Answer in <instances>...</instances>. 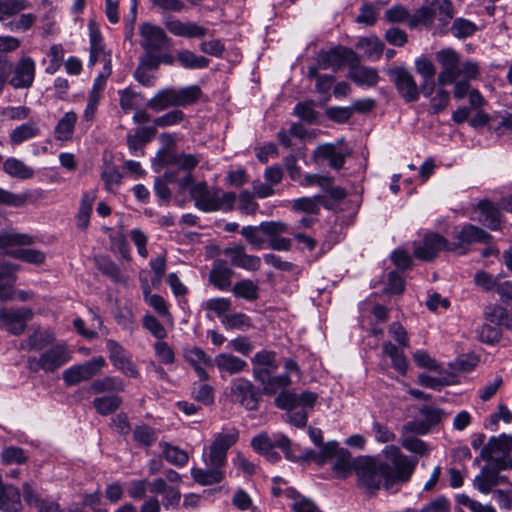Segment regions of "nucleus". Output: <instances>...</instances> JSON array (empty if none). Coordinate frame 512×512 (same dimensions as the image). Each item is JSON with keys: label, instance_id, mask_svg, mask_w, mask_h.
Returning <instances> with one entry per match:
<instances>
[{"label": "nucleus", "instance_id": "f257e3e1", "mask_svg": "<svg viewBox=\"0 0 512 512\" xmlns=\"http://www.w3.org/2000/svg\"><path fill=\"white\" fill-rule=\"evenodd\" d=\"M190 196L195 202V207L206 213L232 211L237 198L234 192H222L218 188L209 189L205 182L193 185L190 188Z\"/></svg>", "mask_w": 512, "mask_h": 512}, {"label": "nucleus", "instance_id": "f03ea898", "mask_svg": "<svg viewBox=\"0 0 512 512\" xmlns=\"http://www.w3.org/2000/svg\"><path fill=\"white\" fill-rule=\"evenodd\" d=\"M202 97V91L198 85H190L159 90L146 104L147 108L154 112H161L170 107H186L196 103Z\"/></svg>", "mask_w": 512, "mask_h": 512}, {"label": "nucleus", "instance_id": "7ed1b4c3", "mask_svg": "<svg viewBox=\"0 0 512 512\" xmlns=\"http://www.w3.org/2000/svg\"><path fill=\"white\" fill-rule=\"evenodd\" d=\"M71 358L72 352L66 343H55L43 350L39 356L28 357L27 368L34 373L43 371L50 374L67 364Z\"/></svg>", "mask_w": 512, "mask_h": 512}, {"label": "nucleus", "instance_id": "20e7f679", "mask_svg": "<svg viewBox=\"0 0 512 512\" xmlns=\"http://www.w3.org/2000/svg\"><path fill=\"white\" fill-rule=\"evenodd\" d=\"M358 483L368 492L374 493L379 490L381 485L387 489V473L389 465L378 462L372 458H359L353 463Z\"/></svg>", "mask_w": 512, "mask_h": 512}, {"label": "nucleus", "instance_id": "39448f33", "mask_svg": "<svg viewBox=\"0 0 512 512\" xmlns=\"http://www.w3.org/2000/svg\"><path fill=\"white\" fill-rule=\"evenodd\" d=\"M33 237L28 234L3 233L0 234V250L3 254L31 264H42L45 254L35 249L15 248L16 246L31 245Z\"/></svg>", "mask_w": 512, "mask_h": 512}, {"label": "nucleus", "instance_id": "423d86ee", "mask_svg": "<svg viewBox=\"0 0 512 512\" xmlns=\"http://www.w3.org/2000/svg\"><path fill=\"white\" fill-rule=\"evenodd\" d=\"M383 453L394 466L391 467L389 465V473H387V490H390L394 484L404 483L410 479L415 470L417 460L409 459L395 445L386 446Z\"/></svg>", "mask_w": 512, "mask_h": 512}, {"label": "nucleus", "instance_id": "0eeeda50", "mask_svg": "<svg viewBox=\"0 0 512 512\" xmlns=\"http://www.w3.org/2000/svg\"><path fill=\"white\" fill-rule=\"evenodd\" d=\"M231 401L249 411L259 408L261 392L249 379L238 377L230 383Z\"/></svg>", "mask_w": 512, "mask_h": 512}, {"label": "nucleus", "instance_id": "6e6552de", "mask_svg": "<svg viewBox=\"0 0 512 512\" xmlns=\"http://www.w3.org/2000/svg\"><path fill=\"white\" fill-rule=\"evenodd\" d=\"M32 317L33 311L28 307H3L0 309V328L12 335H21Z\"/></svg>", "mask_w": 512, "mask_h": 512}, {"label": "nucleus", "instance_id": "1a4fd4ad", "mask_svg": "<svg viewBox=\"0 0 512 512\" xmlns=\"http://www.w3.org/2000/svg\"><path fill=\"white\" fill-rule=\"evenodd\" d=\"M436 60L442 68L438 84H453L460 77V54L451 48L442 49L436 53Z\"/></svg>", "mask_w": 512, "mask_h": 512}, {"label": "nucleus", "instance_id": "9d476101", "mask_svg": "<svg viewBox=\"0 0 512 512\" xmlns=\"http://www.w3.org/2000/svg\"><path fill=\"white\" fill-rule=\"evenodd\" d=\"M104 365L105 360L103 357H94L83 364L74 365L66 369L62 374L63 380L68 386L88 381L98 374Z\"/></svg>", "mask_w": 512, "mask_h": 512}, {"label": "nucleus", "instance_id": "9b49d317", "mask_svg": "<svg viewBox=\"0 0 512 512\" xmlns=\"http://www.w3.org/2000/svg\"><path fill=\"white\" fill-rule=\"evenodd\" d=\"M512 452V435L502 433L491 436L482 447L480 456L482 459L496 465Z\"/></svg>", "mask_w": 512, "mask_h": 512}, {"label": "nucleus", "instance_id": "f8f14e48", "mask_svg": "<svg viewBox=\"0 0 512 512\" xmlns=\"http://www.w3.org/2000/svg\"><path fill=\"white\" fill-rule=\"evenodd\" d=\"M35 74V61L29 56H22L16 64H13L8 84L14 89H28L33 85Z\"/></svg>", "mask_w": 512, "mask_h": 512}, {"label": "nucleus", "instance_id": "ddd939ff", "mask_svg": "<svg viewBox=\"0 0 512 512\" xmlns=\"http://www.w3.org/2000/svg\"><path fill=\"white\" fill-rule=\"evenodd\" d=\"M398 93L406 102H415L419 99L420 89L412 74L402 67L391 68L388 71Z\"/></svg>", "mask_w": 512, "mask_h": 512}, {"label": "nucleus", "instance_id": "4468645a", "mask_svg": "<svg viewBox=\"0 0 512 512\" xmlns=\"http://www.w3.org/2000/svg\"><path fill=\"white\" fill-rule=\"evenodd\" d=\"M320 59V65L324 69L332 67L334 70H337L345 65L355 67L360 64L359 56L352 49L342 46L320 54Z\"/></svg>", "mask_w": 512, "mask_h": 512}, {"label": "nucleus", "instance_id": "2eb2a0df", "mask_svg": "<svg viewBox=\"0 0 512 512\" xmlns=\"http://www.w3.org/2000/svg\"><path fill=\"white\" fill-rule=\"evenodd\" d=\"M317 399L318 395L311 391H304L298 395L292 391L283 390L275 398V405L284 410H293L296 407L307 410L314 407Z\"/></svg>", "mask_w": 512, "mask_h": 512}, {"label": "nucleus", "instance_id": "dca6fc26", "mask_svg": "<svg viewBox=\"0 0 512 512\" xmlns=\"http://www.w3.org/2000/svg\"><path fill=\"white\" fill-rule=\"evenodd\" d=\"M457 243L451 245L447 250H461V253L467 252V247L473 243H489L491 235L483 229L472 225H464L456 236Z\"/></svg>", "mask_w": 512, "mask_h": 512}, {"label": "nucleus", "instance_id": "f3484780", "mask_svg": "<svg viewBox=\"0 0 512 512\" xmlns=\"http://www.w3.org/2000/svg\"><path fill=\"white\" fill-rule=\"evenodd\" d=\"M106 348L109 352L110 361L117 369L129 377H138L139 372L136 366L131 361L130 356L125 349L117 341L108 339L106 342Z\"/></svg>", "mask_w": 512, "mask_h": 512}, {"label": "nucleus", "instance_id": "a211bd4d", "mask_svg": "<svg viewBox=\"0 0 512 512\" xmlns=\"http://www.w3.org/2000/svg\"><path fill=\"white\" fill-rule=\"evenodd\" d=\"M238 440V432L233 430L229 433H220L213 440L208 455L209 463L225 466L227 451Z\"/></svg>", "mask_w": 512, "mask_h": 512}, {"label": "nucleus", "instance_id": "6ab92c4d", "mask_svg": "<svg viewBox=\"0 0 512 512\" xmlns=\"http://www.w3.org/2000/svg\"><path fill=\"white\" fill-rule=\"evenodd\" d=\"M223 254L229 259L233 267L248 271H257L261 266V259L255 255H249L245 252V247L235 245L223 250Z\"/></svg>", "mask_w": 512, "mask_h": 512}, {"label": "nucleus", "instance_id": "aec40b11", "mask_svg": "<svg viewBox=\"0 0 512 512\" xmlns=\"http://www.w3.org/2000/svg\"><path fill=\"white\" fill-rule=\"evenodd\" d=\"M158 160L162 166H176L185 173L191 172L200 162V156L195 154H177L170 150H162L158 153Z\"/></svg>", "mask_w": 512, "mask_h": 512}, {"label": "nucleus", "instance_id": "412c9836", "mask_svg": "<svg viewBox=\"0 0 512 512\" xmlns=\"http://www.w3.org/2000/svg\"><path fill=\"white\" fill-rule=\"evenodd\" d=\"M206 464V468L193 467L191 469L193 480L201 486H209L222 482L225 478V466L209 463V459L206 460Z\"/></svg>", "mask_w": 512, "mask_h": 512}, {"label": "nucleus", "instance_id": "4be33fe9", "mask_svg": "<svg viewBox=\"0 0 512 512\" xmlns=\"http://www.w3.org/2000/svg\"><path fill=\"white\" fill-rule=\"evenodd\" d=\"M139 32L141 36V46L146 51H159L164 47L167 41L164 30L150 23L142 24Z\"/></svg>", "mask_w": 512, "mask_h": 512}, {"label": "nucleus", "instance_id": "5701e85b", "mask_svg": "<svg viewBox=\"0 0 512 512\" xmlns=\"http://www.w3.org/2000/svg\"><path fill=\"white\" fill-rule=\"evenodd\" d=\"M474 213L478 216L472 217L473 220L478 221L491 230H498L500 228L501 219L499 209L489 200H481L474 209Z\"/></svg>", "mask_w": 512, "mask_h": 512}, {"label": "nucleus", "instance_id": "b1692460", "mask_svg": "<svg viewBox=\"0 0 512 512\" xmlns=\"http://www.w3.org/2000/svg\"><path fill=\"white\" fill-rule=\"evenodd\" d=\"M449 247L445 238L438 234H430L424 238L422 245L415 248L414 255L421 260L431 261L439 251Z\"/></svg>", "mask_w": 512, "mask_h": 512}, {"label": "nucleus", "instance_id": "393cba45", "mask_svg": "<svg viewBox=\"0 0 512 512\" xmlns=\"http://www.w3.org/2000/svg\"><path fill=\"white\" fill-rule=\"evenodd\" d=\"M166 29L175 36L187 38H202L207 34V29L194 22H182L178 19L165 21Z\"/></svg>", "mask_w": 512, "mask_h": 512}, {"label": "nucleus", "instance_id": "a878e982", "mask_svg": "<svg viewBox=\"0 0 512 512\" xmlns=\"http://www.w3.org/2000/svg\"><path fill=\"white\" fill-rule=\"evenodd\" d=\"M215 365L220 372L229 375L239 374L247 369V362L233 354L221 353L215 357Z\"/></svg>", "mask_w": 512, "mask_h": 512}, {"label": "nucleus", "instance_id": "bb28decb", "mask_svg": "<svg viewBox=\"0 0 512 512\" xmlns=\"http://www.w3.org/2000/svg\"><path fill=\"white\" fill-rule=\"evenodd\" d=\"M233 270L226 261L217 260L209 274L210 282L219 290H226L231 284Z\"/></svg>", "mask_w": 512, "mask_h": 512}, {"label": "nucleus", "instance_id": "cd10ccee", "mask_svg": "<svg viewBox=\"0 0 512 512\" xmlns=\"http://www.w3.org/2000/svg\"><path fill=\"white\" fill-rule=\"evenodd\" d=\"M96 199V189L87 191L82 195L79 210L76 215V225L79 229L85 230L88 227L93 205Z\"/></svg>", "mask_w": 512, "mask_h": 512}, {"label": "nucleus", "instance_id": "c85d7f7f", "mask_svg": "<svg viewBox=\"0 0 512 512\" xmlns=\"http://www.w3.org/2000/svg\"><path fill=\"white\" fill-rule=\"evenodd\" d=\"M348 78L359 86L374 87L379 81V75L375 68L358 66L350 67Z\"/></svg>", "mask_w": 512, "mask_h": 512}, {"label": "nucleus", "instance_id": "c756f323", "mask_svg": "<svg viewBox=\"0 0 512 512\" xmlns=\"http://www.w3.org/2000/svg\"><path fill=\"white\" fill-rule=\"evenodd\" d=\"M415 67L417 73H419L424 79L421 91L425 97H429L434 89L433 77L436 72L435 66L429 59L419 58L415 61Z\"/></svg>", "mask_w": 512, "mask_h": 512}, {"label": "nucleus", "instance_id": "7c9ffc66", "mask_svg": "<svg viewBox=\"0 0 512 512\" xmlns=\"http://www.w3.org/2000/svg\"><path fill=\"white\" fill-rule=\"evenodd\" d=\"M40 134V127L35 121H28L15 127L9 134V141L17 146L21 143L37 137Z\"/></svg>", "mask_w": 512, "mask_h": 512}, {"label": "nucleus", "instance_id": "2f4dec72", "mask_svg": "<svg viewBox=\"0 0 512 512\" xmlns=\"http://www.w3.org/2000/svg\"><path fill=\"white\" fill-rule=\"evenodd\" d=\"M317 160H327L332 168L340 169L345 163V155L333 144L319 145L314 151Z\"/></svg>", "mask_w": 512, "mask_h": 512}, {"label": "nucleus", "instance_id": "473e14b6", "mask_svg": "<svg viewBox=\"0 0 512 512\" xmlns=\"http://www.w3.org/2000/svg\"><path fill=\"white\" fill-rule=\"evenodd\" d=\"M498 472L495 467L494 469L483 467L473 481L474 487L483 494L490 493L499 482Z\"/></svg>", "mask_w": 512, "mask_h": 512}, {"label": "nucleus", "instance_id": "72a5a7b5", "mask_svg": "<svg viewBox=\"0 0 512 512\" xmlns=\"http://www.w3.org/2000/svg\"><path fill=\"white\" fill-rule=\"evenodd\" d=\"M77 119V114L74 111L66 112L55 127V138L60 141L71 140Z\"/></svg>", "mask_w": 512, "mask_h": 512}, {"label": "nucleus", "instance_id": "f704fd0d", "mask_svg": "<svg viewBox=\"0 0 512 512\" xmlns=\"http://www.w3.org/2000/svg\"><path fill=\"white\" fill-rule=\"evenodd\" d=\"M356 47L363 51L365 58L370 60H378L382 56L384 49L383 43L376 36L361 38Z\"/></svg>", "mask_w": 512, "mask_h": 512}, {"label": "nucleus", "instance_id": "c9c22d12", "mask_svg": "<svg viewBox=\"0 0 512 512\" xmlns=\"http://www.w3.org/2000/svg\"><path fill=\"white\" fill-rule=\"evenodd\" d=\"M3 170L9 176L18 179H29L34 175V171L31 167L14 157L7 158L4 161Z\"/></svg>", "mask_w": 512, "mask_h": 512}, {"label": "nucleus", "instance_id": "e433bc0d", "mask_svg": "<svg viewBox=\"0 0 512 512\" xmlns=\"http://www.w3.org/2000/svg\"><path fill=\"white\" fill-rule=\"evenodd\" d=\"M92 404L97 413L107 416L118 410L122 404V398L116 394L105 395L96 397Z\"/></svg>", "mask_w": 512, "mask_h": 512}, {"label": "nucleus", "instance_id": "4c0bfd02", "mask_svg": "<svg viewBox=\"0 0 512 512\" xmlns=\"http://www.w3.org/2000/svg\"><path fill=\"white\" fill-rule=\"evenodd\" d=\"M55 340L53 333L35 329L27 338V348L34 351H43Z\"/></svg>", "mask_w": 512, "mask_h": 512}, {"label": "nucleus", "instance_id": "58836bf2", "mask_svg": "<svg viewBox=\"0 0 512 512\" xmlns=\"http://www.w3.org/2000/svg\"><path fill=\"white\" fill-rule=\"evenodd\" d=\"M97 269L112 281L119 283L124 282L125 277L122 275L120 268L109 258L105 256H97L94 258Z\"/></svg>", "mask_w": 512, "mask_h": 512}, {"label": "nucleus", "instance_id": "ea45409f", "mask_svg": "<svg viewBox=\"0 0 512 512\" xmlns=\"http://www.w3.org/2000/svg\"><path fill=\"white\" fill-rule=\"evenodd\" d=\"M124 388L125 384L122 379L114 376H106L97 379L91 385V389L94 393L122 392Z\"/></svg>", "mask_w": 512, "mask_h": 512}, {"label": "nucleus", "instance_id": "a19ab883", "mask_svg": "<svg viewBox=\"0 0 512 512\" xmlns=\"http://www.w3.org/2000/svg\"><path fill=\"white\" fill-rule=\"evenodd\" d=\"M37 17L32 13H22L19 17L12 16L4 23V27L11 32H25L36 22Z\"/></svg>", "mask_w": 512, "mask_h": 512}, {"label": "nucleus", "instance_id": "79ce46f5", "mask_svg": "<svg viewBox=\"0 0 512 512\" xmlns=\"http://www.w3.org/2000/svg\"><path fill=\"white\" fill-rule=\"evenodd\" d=\"M324 203V197L316 195L313 197H301L293 201L292 208L297 212L317 214L321 205Z\"/></svg>", "mask_w": 512, "mask_h": 512}, {"label": "nucleus", "instance_id": "37998d69", "mask_svg": "<svg viewBox=\"0 0 512 512\" xmlns=\"http://www.w3.org/2000/svg\"><path fill=\"white\" fill-rule=\"evenodd\" d=\"M162 447L163 457L172 465L183 467L187 464L189 456L186 451L169 443H160Z\"/></svg>", "mask_w": 512, "mask_h": 512}, {"label": "nucleus", "instance_id": "c03bdc74", "mask_svg": "<svg viewBox=\"0 0 512 512\" xmlns=\"http://www.w3.org/2000/svg\"><path fill=\"white\" fill-rule=\"evenodd\" d=\"M177 59L182 67L187 69H203L208 67L209 60L204 56L196 55L189 50H182L178 52Z\"/></svg>", "mask_w": 512, "mask_h": 512}, {"label": "nucleus", "instance_id": "a18cd8bd", "mask_svg": "<svg viewBox=\"0 0 512 512\" xmlns=\"http://www.w3.org/2000/svg\"><path fill=\"white\" fill-rule=\"evenodd\" d=\"M435 18V10H433L432 5L423 6L417 9L410 17L408 18V24L410 27L414 28L419 25H423L426 27H431Z\"/></svg>", "mask_w": 512, "mask_h": 512}, {"label": "nucleus", "instance_id": "49530a36", "mask_svg": "<svg viewBox=\"0 0 512 512\" xmlns=\"http://www.w3.org/2000/svg\"><path fill=\"white\" fill-rule=\"evenodd\" d=\"M232 293L238 298L255 301L258 298V286L252 280H241L233 285Z\"/></svg>", "mask_w": 512, "mask_h": 512}, {"label": "nucleus", "instance_id": "de8ad7c7", "mask_svg": "<svg viewBox=\"0 0 512 512\" xmlns=\"http://www.w3.org/2000/svg\"><path fill=\"white\" fill-rule=\"evenodd\" d=\"M484 316L487 321L496 325H509L512 321V316L506 308L497 304L487 306Z\"/></svg>", "mask_w": 512, "mask_h": 512}, {"label": "nucleus", "instance_id": "09e8293b", "mask_svg": "<svg viewBox=\"0 0 512 512\" xmlns=\"http://www.w3.org/2000/svg\"><path fill=\"white\" fill-rule=\"evenodd\" d=\"M31 3L28 0H14L11 2H0V22H5L12 16H16L28 9Z\"/></svg>", "mask_w": 512, "mask_h": 512}, {"label": "nucleus", "instance_id": "8fccbe9b", "mask_svg": "<svg viewBox=\"0 0 512 512\" xmlns=\"http://www.w3.org/2000/svg\"><path fill=\"white\" fill-rule=\"evenodd\" d=\"M176 180V172L170 169L164 173L163 177H157L154 181L156 195L159 198L168 201L171 197V191L167 183H174Z\"/></svg>", "mask_w": 512, "mask_h": 512}, {"label": "nucleus", "instance_id": "3c124183", "mask_svg": "<svg viewBox=\"0 0 512 512\" xmlns=\"http://www.w3.org/2000/svg\"><path fill=\"white\" fill-rule=\"evenodd\" d=\"M157 437L156 430L145 424L138 425L133 430V439L140 446H151L157 440Z\"/></svg>", "mask_w": 512, "mask_h": 512}, {"label": "nucleus", "instance_id": "603ef678", "mask_svg": "<svg viewBox=\"0 0 512 512\" xmlns=\"http://www.w3.org/2000/svg\"><path fill=\"white\" fill-rule=\"evenodd\" d=\"M452 35L458 39L472 36L477 31L474 22L465 18H456L450 28Z\"/></svg>", "mask_w": 512, "mask_h": 512}, {"label": "nucleus", "instance_id": "864d4df0", "mask_svg": "<svg viewBox=\"0 0 512 512\" xmlns=\"http://www.w3.org/2000/svg\"><path fill=\"white\" fill-rule=\"evenodd\" d=\"M101 179L109 192H115L121 183L122 175L113 165H105L101 172Z\"/></svg>", "mask_w": 512, "mask_h": 512}, {"label": "nucleus", "instance_id": "5fc2aeb1", "mask_svg": "<svg viewBox=\"0 0 512 512\" xmlns=\"http://www.w3.org/2000/svg\"><path fill=\"white\" fill-rule=\"evenodd\" d=\"M221 322L227 329L245 331L251 327L250 318L246 314L240 312L224 315Z\"/></svg>", "mask_w": 512, "mask_h": 512}, {"label": "nucleus", "instance_id": "6e6d98bb", "mask_svg": "<svg viewBox=\"0 0 512 512\" xmlns=\"http://www.w3.org/2000/svg\"><path fill=\"white\" fill-rule=\"evenodd\" d=\"M28 456L21 447L8 446L1 452V460L5 465L23 464L27 461Z\"/></svg>", "mask_w": 512, "mask_h": 512}, {"label": "nucleus", "instance_id": "4d7b16f0", "mask_svg": "<svg viewBox=\"0 0 512 512\" xmlns=\"http://www.w3.org/2000/svg\"><path fill=\"white\" fill-rule=\"evenodd\" d=\"M501 280L500 275L493 276L492 274L480 270L477 271L474 276V282L477 287L481 288L482 290L489 292L497 289V286Z\"/></svg>", "mask_w": 512, "mask_h": 512}, {"label": "nucleus", "instance_id": "13d9d810", "mask_svg": "<svg viewBox=\"0 0 512 512\" xmlns=\"http://www.w3.org/2000/svg\"><path fill=\"white\" fill-rule=\"evenodd\" d=\"M418 383L429 389L440 390L444 386L453 384V381L451 375L434 377L426 373H422L418 376Z\"/></svg>", "mask_w": 512, "mask_h": 512}, {"label": "nucleus", "instance_id": "bf43d9fd", "mask_svg": "<svg viewBox=\"0 0 512 512\" xmlns=\"http://www.w3.org/2000/svg\"><path fill=\"white\" fill-rule=\"evenodd\" d=\"M291 385L289 374H281L269 377L267 382L263 385V392L267 395H274L279 390L285 389Z\"/></svg>", "mask_w": 512, "mask_h": 512}, {"label": "nucleus", "instance_id": "052dcab7", "mask_svg": "<svg viewBox=\"0 0 512 512\" xmlns=\"http://www.w3.org/2000/svg\"><path fill=\"white\" fill-rule=\"evenodd\" d=\"M115 320L122 329L132 333L137 328V322L132 310L128 307L119 308Z\"/></svg>", "mask_w": 512, "mask_h": 512}, {"label": "nucleus", "instance_id": "680f3d73", "mask_svg": "<svg viewBox=\"0 0 512 512\" xmlns=\"http://www.w3.org/2000/svg\"><path fill=\"white\" fill-rule=\"evenodd\" d=\"M400 443L409 452L423 456L428 453V445L419 438L412 435L401 436Z\"/></svg>", "mask_w": 512, "mask_h": 512}, {"label": "nucleus", "instance_id": "e2e57ef3", "mask_svg": "<svg viewBox=\"0 0 512 512\" xmlns=\"http://www.w3.org/2000/svg\"><path fill=\"white\" fill-rule=\"evenodd\" d=\"M431 5L433 10H435V14L439 13V21L444 25L447 24L455 14L453 4L449 0H432Z\"/></svg>", "mask_w": 512, "mask_h": 512}, {"label": "nucleus", "instance_id": "0e129e2a", "mask_svg": "<svg viewBox=\"0 0 512 512\" xmlns=\"http://www.w3.org/2000/svg\"><path fill=\"white\" fill-rule=\"evenodd\" d=\"M184 113L181 110L175 109L169 111L153 120V124L157 128H165L181 123L184 120Z\"/></svg>", "mask_w": 512, "mask_h": 512}, {"label": "nucleus", "instance_id": "69168bd1", "mask_svg": "<svg viewBox=\"0 0 512 512\" xmlns=\"http://www.w3.org/2000/svg\"><path fill=\"white\" fill-rule=\"evenodd\" d=\"M477 338L487 344H493L497 342L501 337L500 329L490 324H482L476 330Z\"/></svg>", "mask_w": 512, "mask_h": 512}, {"label": "nucleus", "instance_id": "338daca9", "mask_svg": "<svg viewBox=\"0 0 512 512\" xmlns=\"http://www.w3.org/2000/svg\"><path fill=\"white\" fill-rule=\"evenodd\" d=\"M334 458L336 461L333 465V470L344 477L352 468L351 455L349 451L341 448Z\"/></svg>", "mask_w": 512, "mask_h": 512}, {"label": "nucleus", "instance_id": "774afa93", "mask_svg": "<svg viewBox=\"0 0 512 512\" xmlns=\"http://www.w3.org/2000/svg\"><path fill=\"white\" fill-rule=\"evenodd\" d=\"M204 309L213 311L219 317H224L225 313L231 308V301L227 298H211L203 303Z\"/></svg>", "mask_w": 512, "mask_h": 512}]
</instances>
